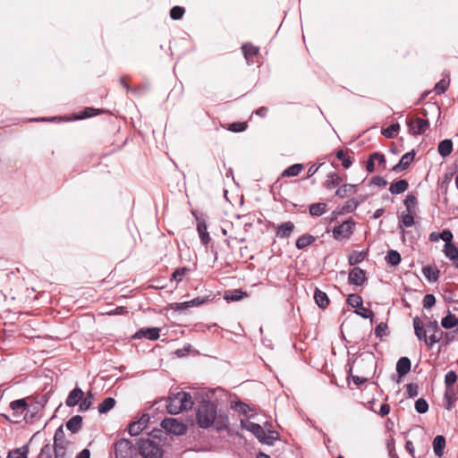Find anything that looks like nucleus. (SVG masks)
Segmentation results:
<instances>
[{
    "label": "nucleus",
    "mask_w": 458,
    "mask_h": 458,
    "mask_svg": "<svg viewBox=\"0 0 458 458\" xmlns=\"http://www.w3.org/2000/svg\"><path fill=\"white\" fill-rule=\"evenodd\" d=\"M165 402L166 410L170 414H178L182 411L191 409L193 405L191 395L186 392L174 394Z\"/></svg>",
    "instance_id": "obj_1"
},
{
    "label": "nucleus",
    "mask_w": 458,
    "mask_h": 458,
    "mask_svg": "<svg viewBox=\"0 0 458 458\" xmlns=\"http://www.w3.org/2000/svg\"><path fill=\"white\" fill-rule=\"evenodd\" d=\"M216 418V406L211 402H202L196 411L199 426L203 428L211 427Z\"/></svg>",
    "instance_id": "obj_2"
},
{
    "label": "nucleus",
    "mask_w": 458,
    "mask_h": 458,
    "mask_svg": "<svg viewBox=\"0 0 458 458\" xmlns=\"http://www.w3.org/2000/svg\"><path fill=\"white\" fill-rule=\"evenodd\" d=\"M138 455L143 458H161L163 455L160 445L149 439H140L138 442Z\"/></svg>",
    "instance_id": "obj_3"
},
{
    "label": "nucleus",
    "mask_w": 458,
    "mask_h": 458,
    "mask_svg": "<svg viewBox=\"0 0 458 458\" xmlns=\"http://www.w3.org/2000/svg\"><path fill=\"white\" fill-rule=\"evenodd\" d=\"M241 427L251 432L261 443L273 445L275 437L267 433L260 425L250 421L249 420H241Z\"/></svg>",
    "instance_id": "obj_4"
},
{
    "label": "nucleus",
    "mask_w": 458,
    "mask_h": 458,
    "mask_svg": "<svg viewBox=\"0 0 458 458\" xmlns=\"http://www.w3.org/2000/svg\"><path fill=\"white\" fill-rule=\"evenodd\" d=\"M114 454L116 458H139L138 450L131 441L126 438L115 442Z\"/></svg>",
    "instance_id": "obj_5"
},
{
    "label": "nucleus",
    "mask_w": 458,
    "mask_h": 458,
    "mask_svg": "<svg viewBox=\"0 0 458 458\" xmlns=\"http://www.w3.org/2000/svg\"><path fill=\"white\" fill-rule=\"evenodd\" d=\"M161 427L170 434H174L176 436L183 435L187 427L182 421L178 420L174 418H165L161 421Z\"/></svg>",
    "instance_id": "obj_6"
},
{
    "label": "nucleus",
    "mask_w": 458,
    "mask_h": 458,
    "mask_svg": "<svg viewBox=\"0 0 458 458\" xmlns=\"http://www.w3.org/2000/svg\"><path fill=\"white\" fill-rule=\"evenodd\" d=\"M355 223L349 219L343 224L334 227L333 235L336 240L348 239L353 233Z\"/></svg>",
    "instance_id": "obj_7"
},
{
    "label": "nucleus",
    "mask_w": 458,
    "mask_h": 458,
    "mask_svg": "<svg viewBox=\"0 0 458 458\" xmlns=\"http://www.w3.org/2000/svg\"><path fill=\"white\" fill-rule=\"evenodd\" d=\"M148 421L149 415L142 414V416L137 421H133L129 425V434L132 437L140 435L145 429Z\"/></svg>",
    "instance_id": "obj_8"
},
{
    "label": "nucleus",
    "mask_w": 458,
    "mask_h": 458,
    "mask_svg": "<svg viewBox=\"0 0 458 458\" xmlns=\"http://www.w3.org/2000/svg\"><path fill=\"white\" fill-rule=\"evenodd\" d=\"M409 131L412 135H419L425 132L428 127V122L421 118H416L407 122Z\"/></svg>",
    "instance_id": "obj_9"
},
{
    "label": "nucleus",
    "mask_w": 458,
    "mask_h": 458,
    "mask_svg": "<svg viewBox=\"0 0 458 458\" xmlns=\"http://www.w3.org/2000/svg\"><path fill=\"white\" fill-rule=\"evenodd\" d=\"M159 331L160 329L158 327L141 328L133 335V338H147L152 341L157 340L159 337Z\"/></svg>",
    "instance_id": "obj_10"
},
{
    "label": "nucleus",
    "mask_w": 458,
    "mask_h": 458,
    "mask_svg": "<svg viewBox=\"0 0 458 458\" xmlns=\"http://www.w3.org/2000/svg\"><path fill=\"white\" fill-rule=\"evenodd\" d=\"M366 280L364 271L360 267H354L349 273V282L355 285H361Z\"/></svg>",
    "instance_id": "obj_11"
},
{
    "label": "nucleus",
    "mask_w": 458,
    "mask_h": 458,
    "mask_svg": "<svg viewBox=\"0 0 458 458\" xmlns=\"http://www.w3.org/2000/svg\"><path fill=\"white\" fill-rule=\"evenodd\" d=\"M83 395H84L83 391L81 388L76 387L70 392V394L65 401V404L68 407H74L81 402Z\"/></svg>",
    "instance_id": "obj_12"
},
{
    "label": "nucleus",
    "mask_w": 458,
    "mask_h": 458,
    "mask_svg": "<svg viewBox=\"0 0 458 458\" xmlns=\"http://www.w3.org/2000/svg\"><path fill=\"white\" fill-rule=\"evenodd\" d=\"M416 213H410L408 211L402 212L399 217L398 228L404 233L403 227H411L414 225V216Z\"/></svg>",
    "instance_id": "obj_13"
},
{
    "label": "nucleus",
    "mask_w": 458,
    "mask_h": 458,
    "mask_svg": "<svg viewBox=\"0 0 458 458\" xmlns=\"http://www.w3.org/2000/svg\"><path fill=\"white\" fill-rule=\"evenodd\" d=\"M414 152H408L404 154L400 159L399 163L393 167V171L398 173L405 170L414 158Z\"/></svg>",
    "instance_id": "obj_14"
},
{
    "label": "nucleus",
    "mask_w": 458,
    "mask_h": 458,
    "mask_svg": "<svg viewBox=\"0 0 458 458\" xmlns=\"http://www.w3.org/2000/svg\"><path fill=\"white\" fill-rule=\"evenodd\" d=\"M413 327L418 339L426 343L428 337L427 336V329L421 325V321L419 317L413 318Z\"/></svg>",
    "instance_id": "obj_15"
},
{
    "label": "nucleus",
    "mask_w": 458,
    "mask_h": 458,
    "mask_svg": "<svg viewBox=\"0 0 458 458\" xmlns=\"http://www.w3.org/2000/svg\"><path fill=\"white\" fill-rule=\"evenodd\" d=\"M411 370V360L407 357H402L396 363V371L399 377H403Z\"/></svg>",
    "instance_id": "obj_16"
},
{
    "label": "nucleus",
    "mask_w": 458,
    "mask_h": 458,
    "mask_svg": "<svg viewBox=\"0 0 458 458\" xmlns=\"http://www.w3.org/2000/svg\"><path fill=\"white\" fill-rule=\"evenodd\" d=\"M81 425H82V417L80 415H75V416L72 417L66 422V428L72 433H77L81 428Z\"/></svg>",
    "instance_id": "obj_17"
},
{
    "label": "nucleus",
    "mask_w": 458,
    "mask_h": 458,
    "mask_svg": "<svg viewBox=\"0 0 458 458\" xmlns=\"http://www.w3.org/2000/svg\"><path fill=\"white\" fill-rule=\"evenodd\" d=\"M314 299L318 306L321 309H325L329 304V299L327 293L318 288L314 292Z\"/></svg>",
    "instance_id": "obj_18"
},
{
    "label": "nucleus",
    "mask_w": 458,
    "mask_h": 458,
    "mask_svg": "<svg viewBox=\"0 0 458 458\" xmlns=\"http://www.w3.org/2000/svg\"><path fill=\"white\" fill-rule=\"evenodd\" d=\"M445 447V439L443 436H437L433 440V450L437 457H441Z\"/></svg>",
    "instance_id": "obj_19"
},
{
    "label": "nucleus",
    "mask_w": 458,
    "mask_h": 458,
    "mask_svg": "<svg viewBox=\"0 0 458 458\" xmlns=\"http://www.w3.org/2000/svg\"><path fill=\"white\" fill-rule=\"evenodd\" d=\"M197 231L199 233L201 242L207 246L211 238L207 231V225L204 221H198Z\"/></svg>",
    "instance_id": "obj_20"
},
{
    "label": "nucleus",
    "mask_w": 458,
    "mask_h": 458,
    "mask_svg": "<svg viewBox=\"0 0 458 458\" xmlns=\"http://www.w3.org/2000/svg\"><path fill=\"white\" fill-rule=\"evenodd\" d=\"M294 229V225L292 222L283 223L276 230V235L280 238H286L290 236Z\"/></svg>",
    "instance_id": "obj_21"
},
{
    "label": "nucleus",
    "mask_w": 458,
    "mask_h": 458,
    "mask_svg": "<svg viewBox=\"0 0 458 458\" xmlns=\"http://www.w3.org/2000/svg\"><path fill=\"white\" fill-rule=\"evenodd\" d=\"M438 153L443 157H446L452 153L453 150V142L451 140H444L438 144Z\"/></svg>",
    "instance_id": "obj_22"
},
{
    "label": "nucleus",
    "mask_w": 458,
    "mask_h": 458,
    "mask_svg": "<svg viewBox=\"0 0 458 458\" xmlns=\"http://www.w3.org/2000/svg\"><path fill=\"white\" fill-rule=\"evenodd\" d=\"M444 251L448 259L455 262V267L458 268V248L453 243L445 244Z\"/></svg>",
    "instance_id": "obj_23"
},
{
    "label": "nucleus",
    "mask_w": 458,
    "mask_h": 458,
    "mask_svg": "<svg viewBox=\"0 0 458 458\" xmlns=\"http://www.w3.org/2000/svg\"><path fill=\"white\" fill-rule=\"evenodd\" d=\"M408 185L409 184L406 180H399L397 182L391 183L389 191L392 194H400L407 190Z\"/></svg>",
    "instance_id": "obj_24"
},
{
    "label": "nucleus",
    "mask_w": 458,
    "mask_h": 458,
    "mask_svg": "<svg viewBox=\"0 0 458 458\" xmlns=\"http://www.w3.org/2000/svg\"><path fill=\"white\" fill-rule=\"evenodd\" d=\"M67 441L65 440L64 432L63 427H59L54 436V445L53 447L66 446Z\"/></svg>",
    "instance_id": "obj_25"
},
{
    "label": "nucleus",
    "mask_w": 458,
    "mask_h": 458,
    "mask_svg": "<svg viewBox=\"0 0 458 458\" xmlns=\"http://www.w3.org/2000/svg\"><path fill=\"white\" fill-rule=\"evenodd\" d=\"M303 168H304V166L302 164L293 165L289 166L288 168H286L285 170H284V172L282 173V176H284V177L297 176L303 170Z\"/></svg>",
    "instance_id": "obj_26"
},
{
    "label": "nucleus",
    "mask_w": 458,
    "mask_h": 458,
    "mask_svg": "<svg viewBox=\"0 0 458 458\" xmlns=\"http://www.w3.org/2000/svg\"><path fill=\"white\" fill-rule=\"evenodd\" d=\"M356 191V185L354 184H344L339 187L335 192L336 196L343 199L346 196L352 194Z\"/></svg>",
    "instance_id": "obj_27"
},
{
    "label": "nucleus",
    "mask_w": 458,
    "mask_h": 458,
    "mask_svg": "<svg viewBox=\"0 0 458 458\" xmlns=\"http://www.w3.org/2000/svg\"><path fill=\"white\" fill-rule=\"evenodd\" d=\"M315 241V237L310 234H303L300 236L296 241V247L299 250H302L307 246L310 245Z\"/></svg>",
    "instance_id": "obj_28"
},
{
    "label": "nucleus",
    "mask_w": 458,
    "mask_h": 458,
    "mask_svg": "<svg viewBox=\"0 0 458 458\" xmlns=\"http://www.w3.org/2000/svg\"><path fill=\"white\" fill-rule=\"evenodd\" d=\"M424 276L430 282H436L438 279L439 271L432 267H424L422 268Z\"/></svg>",
    "instance_id": "obj_29"
},
{
    "label": "nucleus",
    "mask_w": 458,
    "mask_h": 458,
    "mask_svg": "<svg viewBox=\"0 0 458 458\" xmlns=\"http://www.w3.org/2000/svg\"><path fill=\"white\" fill-rule=\"evenodd\" d=\"M404 206L406 208V211L410 213H416L417 210V199L412 194H408L404 199Z\"/></svg>",
    "instance_id": "obj_30"
},
{
    "label": "nucleus",
    "mask_w": 458,
    "mask_h": 458,
    "mask_svg": "<svg viewBox=\"0 0 458 458\" xmlns=\"http://www.w3.org/2000/svg\"><path fill=\"white\" fill-rule=\"evenodd\" d=\"M242 49L248 64H250V58L259 53V48L252 45L244 44L242 45Z\"/></svg>",
    "instance_id": "obj_31"
},
{
    "label": "nucleus",
    "mask_w": 458,
    "mask_h": 458,
    "mask_svg": "<svg viewBox=\"0 0 458 458\" xmlns=\"http://www.w3.org/2000/svg\"><path fill=\"white\" fill-rule=\"evenodd\" d=\"M115 405V400L112 397L106 398L99 405H98V412L106 413L112 410Z\"/></svg>",
    "instance_id": "obj_32"
},
{
    "label": "nucleus",
    "mask_w": 458,
    "mask_h": 458,
    "mask_svg": "<svg viewBox=\"0 0 458 458\" xmlns=\"http://www.w3.org/2000/svg\"><path fill=\"white\" fill-rule=\"evenodd\" d=\"M93 398H94V394H93L92 391H89L87 393V396L84 399L81 400V403L79 405V411H88L93 403Z\"/></svg>",
    "instance_id": "obj_33"
},
{
    "label": "nucleus",
    "mask_w": 458,
    "mask_h": 458,
    "mask_svg": "<svg viewBox=\"0 0 458 458\" xmlns=\"http://www.w3.org/2000/svg\"><path fill=\"white\" fill-rule=\"evenodd\" d=\"M29 453V446L25 445L20 448L10 451L7 458H27Z\"/></svg>",
    "instance_id": "obj_34"
},
{
    "label": "nucleus",
    "mask_w": 458,
    "mask_h": 458,
    "mask_svg": "<svg viewBox=\"0 0 458 458\" xmlns=\"http://www.w3.org/2000/svg\"><path fill=\"white\" fill-rule=\"evenodd\" d=\"M444 332L440 329L431 335H428V340L426 341V345L428 348L431 349L433 345L443 339Z\"/></svg>",
    "instance_id": "obj_35"
},
{
    "label": "nucleus",
    "mask_w": 458,
    "mask_h": 458,
    "mask_svg": "<svg viewBox=\"0 0 458 458\" xmlns=\"http://www.w3.org/2000/svg\"><path fill=\"white\" fill-rule=\"evenodd\" d=\"M326 203H314L310 207V214L313 216H319L326 212Z\"/></svg>",
    "instance_id": "obj_36"
},
{
    "label": "nucleus",
    "mask_w": 458,
    "mask_h": 458,
    "mask_svg": "<svg viewBox=\"0 0 458 458\" xmlns=\"http://www.w3.org/2000/svg\"><path fill=\"white\" fill-rule=\"evenodd\" d=\"M386 260L392 266H397L401 262V255L398 251L391 250L387 252Z\"/></svg>",
    "instance_id": "obj_37"
},
{
    "label": "nucleus",
    "mask_w": 458,
    "mask_h": 458,
    "mask_svg": "<svg viewBox=\"0 0 458 458\" xmlns=\"http://www.w3.org/2000/svg\"><path fill=\"white\" fill-rule=\"evenodd\" d=\"M458 323V319L456 317L451 313H449L446 317L442 318L441 326L444 328L449 329L454 327Z\"/></svg>",
    "instance_id": "obj_38"
},
{
    "label": "nucleus",
    "mask_w": 458,
    "mask_h": 458,
    "mask_svg": "<svg viewBox=\"0 0 458 458\" xmlns=\"http://www.w3.org/2000/svg\"><path fill=\"white\" fill-rule=\"evenodd\" d=\"M341 182V178L335 173H330L327 174V178L325 182V187L327 189H333L336 185H338Z\"/></svg>",
    "instance_id": "obj_39"
},
{
    "label": "nucleus",
    "mask_w": 458,
    "mask_h": 458,
    "mask_svg": "<svg viewBox=\"0 0 458 458\" xmlns=\"http://www.w3.org/2000/svg\"><path fill=\"white\" fill-rule=\"evenodd\" d=\"M205 302V299L203 298H200V297H197L195 299H192L189 301H184V302H182V303H178L177 304V309L178 310H182V309H185V308H189V307H197V306H199L201 304H203Z\"/></svg>",
    "instance_id": "obj_40"
},
{
    "label": "nucleus",
    "mask_w": 458,
    "mask_h": 458,
    "mask_svg": "<svg viewBox=\"0 0 458 458\" xmlns=\"http://www.w3.org/2000/svg\"><path fill=\"white\" fill-rule=\"evenodd\" d=\"M445 400L446 401V409L450 410L453 403L455 401V391L454 387H445Z\"/></svg>",
    "instance_id": "obj_41"
},
{
    "label": "nucleus",
    "mask_w": 458,
    "mask_h": 458,
    "mask_svg": "<svg viewBox=\"0 0 458 458\" xmlns=\"http://www.w3.org/2000/svg\"><path fill=\"white\" fill-rule=\"evenodd\" d=\"M26 406L27 403L24 399L15 400L10 403L12 410L21 413L26 409Z\"/></svg>",
    "instance_id": "obj_42"
},
{
    "label": "nucleus",
    "mask_w": 458,
    "mask_h": 458,
    "mask_svg": "<svg viewBox=\"0 0 458 458\" xmlns=\"http://www.w3.org/2000/svg\"><path fill=\"white\" fill-rule=\"evenodd\" d=\"M448 86L449 80L442 79L435 85L434 90L437 95H440L443 94L447 89Z\"/></svg>",
    "instance_id": "obj_43"
},
{
    "label": "nucleus",
    "mask_w": 458,
    "mask_h": 458,
    "mask_svg": "<svg viewBox=\"0 0 458 458\" xmlns=\"http://www.w3.org/2000/svg\"><path fill=\"white\" fill-rule=\"evenodd\" d=\"M457 381V375L454 371L451 370L445 374V387H454V384Z\"/></svg>",
    "instance_id": "obj_44"
},
{
    "label": "nucleus",
    "mask_w": 458,
    "mask_h": 458,
    "mask_svg": "<svg viewBox=\"0 0 458 458\" xmlns=\"http://www.w3.org/2000/svg\"><path fill=\"white\" fill-rule=\"evenodd\" d=\"M347 303L353 308H358L362 305V299L358 294H350L347 298Z\"/></svg>",
    "instance_id": "obj_45"
},
{
    "label": "nucleus",
    "mask_w": 458,
    "mask_h": 458,
    "mask_svg": "<svg viewBox=\"0 0 458 458\" xmlns=\"http://www.w3.org/2000/svg\"><path fill=\"white\" fill-rule=\"evenodd\" d=\"M184 8L183 7H181V6H174L171 10H170V17L173 19V20H180L183 14H184Z\"/></svg>",
    "instance_id": "obj_46"
},
{
    "label": "nucleus",
    "mask_w": 458,
    "mask_h": 458,
    "mask_svg": "<svg viewBox=\"0 0 458 458\" xmlns=\"http://www.w3.org/2000/svg\"><path fill=\"white\" fill-rule=\"evenodd\" d=\"M415 410L419 413H425L428 410V404L424 399L420 398L415 403Z\"/></svg>",
    "instance_id": "obj_47"
},
{
    "label": "nucleus",
    "mask_w": 458,
    "mask_h": 458,
    "mask_svg": "<svg viewBox=\"0 0 458 458\" xmlns=\"http://www.w3.org/2000/svg\"><path fill=\"white\" fill-rule=\"evenodd\" d=\"M245 295L244 293H242L241 290H235L234 292L231 293L230 294L228 293H225V299L227 301H240L242 299V297Z\"/></svg>",
    "instance_id": "obj_48"
},
{
    "label": "nucleus",
    "mask_w": 458,
    "mask_h": 458,
    "mask_svg": "<svg viewBox=\"0 0 458 458\" xmlns=\"http://www.w3.org/2000/svg\"><path fill=\"white\" fill-rule=\"evenodd\" d=\"M336 157L342 161V165L344 167V168H349L352 165V161L350 159V157H346V154L344 153V151L343 150H339L337 153H336Z\"/></svg>",
    "instance_id": "obj_49"
},
{
    "label": "nucleus",
    "mask_w": 458,
    "mask_h": 458,
    "mask_svg": "<svg viewBox=\"0 0 458 458\" xmlns=\"http://www.w3.org/2000/svg\"><path fill=\"white\" fill-rule=\"evenodd\" d=\"M355 312L364 318H372L374 316V313L372 310H370L367 308H364L362 305L356 308Z\"/></svg>",
    "instance_id": "obj_50"
},
{
    "label": "nucleus",
    "mask_w": 458,
    "mask_h": 458,
    "mask_svg": "<svg viewBox=\"0 0 458 458\" xmlns=\"http://www.w3.org/2000/svg\"><path fill=\"white\" fill-rule=\"evenodd\" d=\"M54 451V447L51 446L50 444L45 445L38 455V458H52V452Z\"/></svg>",
    "instance_id": "obj_51"
},
{
    "label": "nucleus",
    "mask_w": 458,
    "mask_h": 458,
    "mask_svg": "<svg viewBox=\"0 0 458 458\" xmlns=\"http://www.w3.org/2000/svg\"><path fill=\"white\" fill-rule=\"evenodd\" d=\"M399 123H393L386 129L383 130L382 133L386 138H392L394 136V133L396 132L399 130Z\"/></svg>",
    "instance_id": "obj_52"
},
{
    "label": "nucleus",
    "mask_w": 458,
    "mask_h": 458,
    "mask_svg": "<svg viewBox=\"0 0 458 458\" xmlns=\"http://www.w3.org/2000/svg\"><path fill=\"white\" fill-rule=\"evenodd\" d=\"M406 391L409 397H416L419 394V386L416 384H408L406 386Z\"/></svg>",
    "instance_id": "obj_53"
},
{
    "label": "nucleus",
    "mask_w": 458,
    "mask_h": 458,
    "mask_svg": "<svg viewBox=\"0 0 458 458\" xmlns=\"http://www.w3.org/2000/svg\"><path fill=\"white\" fill-rule=\"evenodd\" d=\"M247 128L246 123H233L229 125V131L233 132H241Z\"/></svg>",
    "instance_id": "obj_54"
},
{
    "label": "nucleus",
    "mask_w": 458,
    "mask_h": 458,
    "mask_svg": "<svg viewBox=\"0 0 458 458\" xmlns=\"http://www.w3.org/2000/svg\"><path fill=\"white\" fill-rule=\"evenodd\" d=\"M436 303V298L433 294H426L423 299V307L425 309H430Z\"/></svg>",
    "instance_id": "obj_55"
},
{
    "label": "nucleus",
    "mask_w": 458,
    "mask_h": 458,
    "mask_svg": "<svg viewBox=\"0 0 458 458\" xmlns=\"http://www.w3.org/2000/svg\"><path fill=\"white\" fill-rule=\"evenodd\" d=\"M358 206H359L358 200H356L355 199H351L348 201H346V203L344 207V209L346 212L350 213V212L354 211Z\"/></svg>",
    "instance_id": "obj_56"
},
{
    "label": "nucleus",
    "mask_w": 458,
    "mask_h": 458,
    "mask_svg": "<svg viewBox=\"0 0 458 458\" xmlns=\"http://www.w3.org/2000/svg\"><path fill=\"white\" fill-rule=\"evenodd\" d=\"M55 458H70L66 454V446L54 447Z\"/></svg>",
    "instance_id": "obj_57"
},
{
    "label": "nucleus",
    "mask_w": 458,
    "mask_h": 458,
    "mask_svg": "<svg viewBox=\"0 0 458 458\" xmlns=\"http://www.w3.org/2000/svg\"><path fill=\"white\" fill-rule=\"evenodd\" d=\"M427 333L431 335L438 330H440V327L438 326V323L437 320L429 321L426 326Z\"/></svg>",
    "instance_id": "obj_58"
},
{
    "label": "nucleus",
    "mask_w": 458,
    "mask_h": 458,
    "mask_svg": "<svg viewBox=\"0 0 458 458\" xmlns=\"http://www.w3.org/2000/svg\"><path fill=\"white\" fill-rule=\"evenodd\" d=\"M187 270L188 269L186 267H182V268H179V269L175 270L173 273V279L175 280L176 282H181Z\"/></svg>",
    "instance_id": "obj_59"
},
{
    "label": "nucleus",
    "mask_w": 458,
    "mask_h": 458,
    "mask_svg": "<svg viewBox=\"0 0 458 458\" xmlns=\"http://www.w3.org/2000/svg\"><path fill=\"white\" fill-rule=\"evenodd\" d=\"M387 326L385 323H380L375 328V334L377 337H382L386 335Z\"/></svg>",
    "instance_id": "obj_60"
},
{
    "label": "nucleus",
    "mask_w": 458,
    "mask_h": 458,
    "mask_svg": "<svg viewBox=\"0 0 458 458\" xmlns=\"http://www.w3.org/2000/svg\"><path fill=\"white\" fill-rule=\"evenodd\" d=\"M439 237L444 242H445V244H451L452 243L451 241L453 239V234H452L451 231H449V230L442 231V233L439 234Z\"/></svg>",
    "instance_id": "obj_61"
},
{
    "label": "nucleus",
    "mask_w": 458,
    "mask_h": 458,
    "mask_svg": "<svg viewBox=\"0 0 458 458\" xmlns=\"http://www.w3.org/2000/svg\"><path fill=\"white\" fill-rule=\"evenodd\" d=\"M372 183L379 187H384L387 184V182L383 177L375 176L372 178Z\"/></svg>",
    "instance_id": "obj_62"
},
{
    "label": "nucleus",
    "mask_w": 458,
    "mask_h": 458,
    "mask_svg": "<svg viewBox=\"0 0 458 458\" xmlns=\"http://www.w3.org/2000/svg\"><path fill=\"white\" fill-rule=\"evenodd\" d=\"M97 114L96 110L93 109V108H86L83 112H82V114L79 116L80 119H84V118H88V117H91L93 115H95Z\"/></svg>",
    "instance_id": "obj_63"
},
{
    "label": "nucleus",
    "mask_w": 458,
    "mask_h": 458,
    "mask_svg": "<svg viewBox=\"0 0 458 458\" xmlns=\"http://www.w3.org/2000/svg\"><path fill=\"white\" fill-rule=\"evenodd\" d=\"M371 157L375 159V161H377L379 165H385L386 164V158L383 154H380L378 152H375L371 154Z\"/></svg>",
    "instance_id": "obj_64"
}]
</instances>
